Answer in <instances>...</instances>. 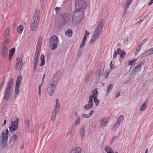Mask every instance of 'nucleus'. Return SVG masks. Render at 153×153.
Segmentation results:
<instances>
[{"mask_svg": "<svg viewBox=\"0 0 153 153\" xmlns=\"http://www.w3.org/2000/svg\"><path fill=\"white\" fill-rule=\"evenodd\" d=\"M59 72H57L54 77L50 81L47 89V93L51 96H52L55 92L56 86L60 78Z\"/></svg>", "mask_w": 153, "mask_h": 153, "instance_id": "nucleus-1", "label": "nucleus"}, {"mask_svg": "<svg viewBox=\"0 0 153 153\" xmlns=\"http://www.w3.org/2000/svg\"><path fill=\"white\" fill-rule=\"evenodd\" d=\"M39 13V10H36L30 25L31 29L33 31H36L37 30L40 20Z\"/></svg>", "mask_w": 153, "mask_h": 153, "instance_id": "nucleus-2", "label": "nucleus"}, {"mask_svg": "<svg viewBox=\"0 0 153 153\" xmlns=\"http://www.w3.org/2000/svg\"><path fill=\"white\" fill-rule=\"evenodd\" d=\"M103 24L102 21H99L96 27L95 28L92 37L90 42L92 43L98 38L101 35L103 28Z\"/></svg>", "mask_w": 153, "mask_h": 153, "instance_id": "nucleus-3", "label": "nucleus"}, {"mask_svg": "<svg viewBox=\"0 0 153 153\" xmlns=\"http://www.w3.org/2000/svg\"><path fill=\"white\" fill-rule=\"evenodd\" d=\"M83 13L82 10H75L72 17V21L74 24L77 23L81 21L82 19Z\"/></svg>", "mask_w": 153, "mask_h": 153, "instance_id": "nucleus-4", "label": "nucleus"}, {"mask_svg": "<svg viewBox=\"0 0 153 153\" xmlns=\"http://www.w3.org/2000/svg\"><path fill=\"white\" fill-rule=\"evenodd\" d=\"M87 6L86 3L82 0H76L75 4V10H82Z\"/></svg>", "mask_w": 153, "mask_h": 153, "instance_id": "nucleus-5", "label": "nucleus"}, {"mask_svg": "<svg viewBox=\"0 0 153 153\" xmlns=\"http://www.w3.org/2000/svg\"><path fill=\"white\" fill-rule=\"evenodd\" d=\"M58 42L57 36L53 35L49 40V45L52 50H54L57 47Z\"/></svg>", "mask_w": 153, "mask_h": 153, "instance_id": "nucleus-6", "label": "nucleus"}, {"mask_svg": "<svg viewBox=\"0 0 153 153\" xmlns=\"http://www.w3.org/2000/svg\"><path fill=\"white\" fill-rule=\"evenodd\" d=\"M19 119L18 118L16 119L14 121H12L11 122V126L9 127L10 132H13L15 131L17 128L19 124Z\"/></svg>", "mask_w": 153, "mask_h": 153, "instance_id": "nucleus-7", "label": "nucleus"}, {"mask_svg": "<svg viewBox=\"0 0 153 153\" xmlns=\"http://www.w3.org/2000/svg\"><path fill=\"white\" fill-rule=\"evenodd\" d=\"M92 94H91V97H93L92 99L94 100V102L95 103L96 106H97L100 102V100L97 98V95L98 94L97 89L95 88L94 90L92 91Z\"/></svg>", "mask_w": 153, "mask_h": 153, "instance_id": "nucleus-8", "label": "nucleus"}, {"mask_svg": "<svg viewBox=\"0 0 153 153\" xmlns=\"http://www.w3.org/2000/svg\"><path fill=\"white\" fill-rule=\"evenodd\" d=\"M21 76H19L17 79L16 82L15 88V93L16 94L18 95L19 91V87L21 84V81L22 79Z\"/></svg>", "mask_w": 153, "mask_h": 153, "instance_id": "nucleus-9", "label": "nucleus"}, {"mask_svg": "<svg viewBox=\"0 0 153 153\" xmlns=\"http://www.w3.org/2000/svg\"><path fill=\"white\" fill-rule=\"evenodd\" d=\"M9 130L8 128L6 129L5 131L1 132V135L0 137V140L8 141Z\"/></svg>", "mask_w": 153, "mask_h": 153, "instance_id": "nucleus-10", "label": "nucleus"}, {"mask_svg": "<svg viewBox=\"0 0 153 153\" xmlns=\"http://www.w3.org/2000/svg\"><path fill=\"white\" fill-rule=\"evenodd\" d=\"M17 61L15 66V68L17 70L19 68L20 70L22 69V58L21 57H18L16 59Z\"/></svg>", "mask_w": 153, "mask_h": 153, "instance_id": "nucleus-11", "label": "nucleus"}, {"mask_svg": "<svg viewBox=\"0 0 153 153\" xmlns=\"http://www.w3.org/2000/svg\"><path fill=\"white\" fill-rule=\"evenodd\" d=\"M8 44V41L7 40L4 42L3 43L1 51L2 53H7L8 51L7 45Z\"/></svg>", "mask_w": 153, "mask_h": 153, "instance_id": "nucleus-12", "label": "nucleus"}, {"mask_svg": "<svg viewBox=\"0 0 153 153\" xmlns=\"http://www.w3.org/2000/svg\"><path fill=\"white\" fill-rule=\"evenodd\" d=\"M109 119L108 118H105L100 120L99 125V127L101 128H103L105 127L108 123Z\"/></svg>", "mask_w": 153, "mask_h": 153, "instance_id": "nucleus-13", "label": "nucleus"}, {"mask_svg": "<svg viewBox=\"0 0 153 153\" xmlns=\"http://www.w3.org/2000/svg\"><path fill=\"white\" fill-rule=\"evenodd\" d=\"M11 94V89L7 88L5 92L4 97V100L7 101L9 100Z\"/></svg>", "mask_w": 153, "mask_h": 153, "instance_id": "nucleus-14", "label": "nucleus"}, {"mask_svg": "<svg viewBox=\"0 0 153 153\" xmlns=\"http://www.w3.org/2000/svg\"><path fill=\"white\" fill-rule=\"evenodd\" d=\"M40 53L35 52V58L34 59V69L36 70L37 68V65L39 59Z\"/></svg>", "mask_w": 153, "mask_h": 153, "instance_id": "nucleus-15", "label": "nucleus"}, {"mask_svg": "<svg viewBox=\"0 0 153 153\" xmlns=\"http://www.w3.org/2000/svg\"><path fill=\"white\" fill-rule=\"evenodd\" d=\"M42 40V37H40L37 42V47L35 52L40 53Z\"/></svg>", "mask_w": 153, "mask_h": 153, "instance_id": "nucleus-16", "label": "nucleus"}, {"mask_svg": "<svg viewBox=\"0 0 153 153\" xmlns=\"http://www.w3.org/2000/svg\"><path fill=\"white\" fill-rule=\"evenodd\" d=\"M62 16L64 22L65 23L68 22L71 18V16L70 15L66 13L62 14Z\"/></svg>", "mask_w": 153, "mask_h": 153, "instance_id": "nucleus-17", "label": "nucleus"}, {"mask_svg": "<svg viewBox=\"0 0 153 153\" xmlns=\"http://www.w3.org/2000/svg\"><path fill=\"white\" fill-rule=\"evenodd\" d=\"M55 106L53 111L58 113L59 111L61 108L60 104L59 102V100L58 99H56L55 100Z\"/></svg>", "mask_w": 153, "mask_h": 153, "instance_id": "nucleus-18", "label": "nucleus"}, {"mask_svg": "<svg viewBox=\"0 0 153 153\" xmlns=\"http://www.w3.org/2000/svg\"><path fill=\"white\" fill-rule=\"evenodd\" d=\"M81 152L82 149L81 148L77 147L72 149L70 151L69 153H81Z\"/></svg>", "mask_w": 153, "mask_h": 153, "instance_id": "nucleus-19", "label": "nucleus"}, {"mask_svg": "<svg viewBox=\"0 0 153 153\" xmlns=\"http://www.w3.org/2000/svg\"><path fill=\"white\" fill-rule=\"evenodd\" d=\"M117 51L118 54H120V57L121 58L123 59L125 57L126 53L124 51L118 48Z\"/></svg>", "mask_w": 153, "mask_h": 153, "instance_id": "nucleus-20", "label": "nucleus"}, {"mask_svg": "<svg viewBox=\"0 0 153 153\" xmlns=\"http://www.w3.org/2000/svg\"><path fill=\"white\" fill-rule=\"evenodd\" d=\"M143 64V62H141L140 63L137 65L135 67L133 70L132 71H134L135 72H138L140 71L141 67L142 66Z\"/></svg>", "mask_w": 153, "mask_h": 153, "instance_id": "nucleus-21", "label": "nucleus"}, {"mask_svg": "<svg viewBox=\"0 0 153 153\" xmlns=\"http://www.w3.org/2000/svg\"><path fill=\"white\" fill-rule=\"evenodd\" d=\"M153 54V47L150 48L142 54L143 56L150 55Z\"/></svg>", "mask_w": 153, "mask_h": 153, "instance_id": "nucleus-22", "label": "nucleus"}, {"mask_svg": "<svg viewBox=\"0 0 153 153\" xmlns=\"http://www.w3.org/2000/svg\"><path fill=\"white\" fill-rule=\"evenodd\" d=\"M93 112V110H91L88 114H83L81 116L83 118H88L90 117L92 115Z\"/></svg>", "mask_w": 153, "mask_h": 153, "instance_id": "nucleus-23", "label": "nucleus"}, {"mask_svg": "<svg viewBox=\"0 0 153 153\" xmlns=\"http://www.w3.org/2000/svg\"><path fill=\"white\" fill-rule=\"evenodd\" d=\"M84 130V127L83 126L81 128L80 130V134L81 137V139L82 140H83L84 138V136L85 134V131Z\"/></svg>", "mask_w": 153, "mask_h": 153, "instance_id": "nucleus-24", "label": "nucleus"}, {"mask_svg": "<svg viewBox=\"0 0 153 153\" xmlns=\"http://www.w3.org/2000/svg\"><path fill=\"white\" fill-rule=\"evenodd\" d=\"M104 151L105 153H114L112 149L108 146H105Z\"/></svg>", "mask_w": 153, "mask_h": 153, "instance_id": "nucleus-25", "label": "nucleus"}, {"mask_svg": "<svg viewBox=\"0 0 153 153\" xmlns=\"http://www.w3.org/2000/svg\"><path fill=\"white\" fill-rule=\"evenodd\" d=\"M18 137L16 135H14L11 137L9 140L10 143H12V145L15 143V141L17 139Z\"/></svg>", "mask_w": 153, "mask_h": 153, "instance_id": "nucleus-26", "label": "nucleus"}, {"mask_svg": "<svg viewBox=\"0 0 153 153\" xmlns=\"http://www.w3.org/2000/svg\"><path fill=\"white\" fill-rule=\"evenodd\" d=\"M8 141L0 140V145L1 147L5 148L7 144Z\"/></svg>", "mask_w": 153, "mask_h": 153, "instance_id": "nucleus-27", "label": "nucleus"}, {"mask_svg": "<svg viewBox=\"0 0 153 153\" xmlns=\"http://www.w3.org/2000/svg\"><path fill=\"white\" fill-rule=\"evenodd\" d=\"M80 122V117H78L76 120L74 124L73 125V127H75L79 125Z\"/></svg>", "mask_w": 153, "mask_h": 153, "instance_id": "nucleus-28", "label": "nucleus"}, {"mask_svg": "<svg viewBox=\"0 0 153 153\" xmlns=\"http://www.w3.org/2000/svg\"><path fill=\"white\" fill-rule=\"evenodd\" d=\"M93 97H91V95H90L89 97V101L88 103V104L91 107H92V108L94 106V103H93V100L92 99Z\"/></svg>", "mask_w": 153, "mask_h": 153, "instance_id": "nucleus-29", "label": "nucleus"}, {"mask_svg": "<svg viewBox=\"0 0 153 153\" xmlns=\"http://www.w3.org/2000/svg\"><path fill=\"white\" fill-rule=\"evenodd\" d=\"M148 102V100H146L144 102V103H143L140 108V110L141 111H143L146 108L147 106V104Z\"/></svg>", "mask_w": 153, "mask_h": 153, "instance_id": "nucleus-30", "label": "nucleus"}, {"mask_svg": "<svg viewBox=\"0 0 153 153\" xmlns=\"http://www.w3.org/2000/svg\"><path fill=\"white\" fill-rule=\"evenodd\" d=\"M41 60V63L40 64L39 66H42L44 65L45 64V56L43 55H41L40 57Z\"/></svg>", "mask_w": 153, "mask_h": 153, "instance_id": "nucleus-31", "label": "nucleus"}, {"mask_svg": "<svg viewBox=\"0 0 153 153\" xmlns=\"http://www.w3.org/2000/svg\"><path fill=\"white\" fill-rule=\"evenodd\" d=\"M65 34L67 36L71 37L72 36L73 34L72 30L71 29H68V30L67 31H65Z\"/></svg>", "mask_w": 153, "mask_h": 153, "instance_id": "nucleus-32", "label": "nucleus"}, {"mask_svg": "<svg viewBox=\"0 0 153 153\" xmlns=\"http://www.w3.org/2000/svg\"><path fill=\"white\" fill-rule=\"evenodd\" d=\"M113 85L112 84H109L108 86L107 89V90L106 94H109L112 90L113 88Z\"/></svg>", "mask_w": 153, "mask_h": 153, "instance_id": "nucleus-33", "label": "nucleus"}, {"mask_svg": "<svg viewBox=\"0 0 153 153\" xmlns=\"http://www.w3.org/2000/svg\"><path fill=\"white\" fill-rule=\"evenodd\" d=\"M24 27L22 25H19L17 28V31L18 33L20 34L23 31Z\"/></svg>", "mask_w": 153, "mask_h": 153, "instance_id": "nucleus-34", "label": "nucleus"}, {"mask_svg": "<svg viewBox=\"0 0 153 153\" xmlns=\"http://www.w3.org/2000/svg\"><path fill=\"white\" fill-rule=\"evenodd\" d=\"M57 113V112L53 111L51 117V120L52 121H54L55 120L56 116V113Z\"/></svg>", "mask_w": 153, "mask_h": 153, "instance_id": "nucleus-35", "label": "nucleus"}, {"mask_svg": "<svg viewBox=\"0 0 153 153\" xmlns=\"http://www.w3.org/2000/svg\"><path fill=\"white\" fill-rule=\"evenodd\" d=\"M132 0H127L126 1V3L125 4L124 8L127 9L131 3L132 2Z\"/></svg>", "mask_w": 153, "mask_h": 153, "instance_id": "nucleus-36", "label": "nucleus"}, {"mask_svg": "<svg viewBox=\"0 0 153 153\" xmlns=\"http://www.w3.org/2000/svg\"><path fill=\"white\" fill-rule=\"evenodd\" d=\"M86 38L87 37H86V36H84L82 39V42L80 45V48L83 47V46L85 45L86 40Z\"/></svg>", "mask_w": 153, "mask_h": 153, "instance_id": "nucleus-37", "label": "nucleus"}, {"mask_svg": "<svg viewBox=\"0 0 153 153\" xmlns=\"http://www.w3.org/2000/svg\"><path fill=\"white\" fill-rule=\"evenodd\" d=\"M143 44L141 43L139 44L135 53V55H137L139 53V51L140 50L142 45Z\"/></svg>", "mask_w": 153, "mask_h": 153, "instance_id": "nucleus-38", "label": "nucleus"}, {"mask_svg": "<svg viewBox=\"0 0 153 153\" xmlns=\"http://www.w3.org/2000/svg\"><path fill=\"white\" fill-rule=\"evenodd\" d=\"M13 79H10L8 82V84L7 88L11 89V87L12 85V83L13 82Z\"/></svg>", "mask_w": 153, "mask_h": 153, "instance_id": "nucleus-39", "label": "nucleus"}, {"mask_svg": "<svg viewBox=\"0 0 153 153\" xmlns=\"http://www.w3.org/2000/svg\"><path fill=\"white\" fill-rule=\"evenodd\" d=\"M91 74H88L86 75L85 78V82L87 83L88 82L90 79Z\"/></svg>", "mask_w": 153, "mask_h": 153, "instance_id": "nucleus-40", "label": "nucleus"}, {"mask_svg": "<svg viewBox=\"0 0 153 153\" xmlns=\"http://www.w3.org/2000/svg\"><path fill=\"white\" fill-rule=\"evenodd\" d=\"M10 33V30L9 28H7L5 30V36L7 38L9 37Z\"/></svg>", "mask_w": 153, "mask_h": 153, "instance_id": "nucleus-41", "label": "nucleus"}, {"mask_svg": "<svg viewBox=\"0 0 153 153\" xmlns=\"http://www.w3.org/2000/svg\"><path fill=\"white\" fill-rule=\"evenodd\" d=\"M137 60V59H134L130 61L128 63V65H131L134 64Z\"/></svg>", "mask_w": 153, "mask_h": 153, "instance_id": "nucleus-42", "label": "nucleus"}, {"mask_svg": "<svg viewBox=\"0 0 153 153\" xmlns=\"http://www.w3.org/2000/svg\"><path fill=\"white\" fill-rule=\"evenodd\" d=\"M15 49L13 48L10 51V53L9 56H10V57H12L15 52Z\"/></svg>", "mask_w": 153, "mask_h": 153, "instance_id": "nucleus-43", "label": "nucleus"}, {"mask_svg": "<svg viewBox=\"0 0 153 153\" xmlns=\"http://www.w3.org/2000/svg\"><path fill=\"white\" fill-rule=\"evenodd\" d=\"M113 61H111L110 63V71H111L114 68V64H112Z\"/></svg>", "mask_w": 153, "mask_h": 153, "instance_id": "nucleus-44", "label": "nucleus"}, {"mask_svg": "<svg viewBox=\"0 0 153 153\" xmlns=\"http://www.w3.org/2000/svg\"><path fill=\"white\" fill-rule=\"evenodd\" d=\"M124 119V116L123 115H120L117 120V121L120 123L121 122H122Z\"/></svg>", "mask_w": 153, "mask_h": 153, "instance_id": "nucleus-45", "label": "nucleus"}, {"mask_svg": "<svg viewBox=\"0 0 153 153\" xmlns=\"http://www.w3.org/2000/svg\"><path fill=\"white\" fill-rule=\"evenodd\" d=\"M30 123V121L28 120H26L25 122V126L27 128H29L30 127V125H29Z\"/></svg>", "mask_w": 153, "mask_h": 153, "instance_id": "nucleus-46", "label": "nucleus"}, {"mask_svg": "<svg viewBox=\"0 0 153 153\" xmlns=\"http://www.w3.org/2000/svg\"><path fill=\"white\" fill-rule=\"evenodd\" d=\"M84 108L86 110H89L92 108V107H91L90 106L88 105V104L86 105L84 107Z\"/></svg>", "mask_w": 153, "mask_h": 153, "instance_id": "nucleus-47", "label": "nucleus"}, {"mask_svg": "<svg viewBox=\"0 0 153 153\" xmlns=\"http://www.w3.org/2000/svg\"><path fill=\"white\" fill-rule=\"evenodd\" d=\"M4 82H5V79L3 78L1 82V84L0 85V87H1V88H2L4 84Z\"/></svg>", "mask_w": 153, "mask_h": 153, "instance_id": "nucleus-48", "label": "nucleus"}, {"mask_svg": "<svg viewBox=\"0 0 153 153\" xmlns=\"http://www.w3.org/2000/svg\"><path fill=\"white\" fill-rule=\"evenodd\" d=\"M82 49H79L77 52V56H80L82 53Z\"/></svg>", "mask_w": 153, "mask_h": 153, "instance_id": "nucleus-49", "label": "nucleus"}, {"mask_svg": "<svg viewBox=\"0 0 153 153\" xmlns=\"http://www.w3.org/2000/svg\"><path fill=\"white\" fill-rule=\"evenodd\" d=\"M118 53L117 51H115L114 52L113 55V58L114 59H115L117 56V54Z\"/></svg>", "mask_w": 153, "mask_h": 153, "instance_id": "nucleus-50", "label": "nucleus"}, {"mask_svg": "<svg viewBox=\"0 0 153 153\" xmlns=\"http://www.w3.org/2000/svg\"><path fill=\"white\" fill-rule=\"evenodd\" d=\"M120 125V123L117 121L114 127H119Z\"/></svg>", "mask_w": 153, "mask_h": 153, "instance_id": "nucleus-51", "label": "nucleus"}, {"mask_svg": "<svg viewBox=\"0 0 153 153\" xmlns=\"http://www.w3.org/2000/svg\"><path fill=\"white\" fill-rule=\"evenodd\" d=\"M120 94V92L119 91H117L116 93V94L115 97V98H116L118 97Z\"/></svg>", "mask_w": 153, "mask_h": 153, "instance_id": "nucleus-52", "label": "nucleus"}, {"mask_svg": "<svg viewBox=\"0 0 153 153\" xmlns=\"http://www.w3.org/2000/svg\"><path fill=\"white\" fill-rule=\"evenodd\" d=\"M103 71V68H100V73L98 75V76H99V75H100V74L102 73Z\"/></svg>", "mask_w": 153, "mask_h": 153, "instance_id": "nucleus-53", "label": "nucleus"}, {"mask_svg": "<svg viewBox=\"0 0 153 153\" xmlns=\"http://www.w3.org/2000/svg\"><path fill=\"white\" fill-rule=\"evenodd\" d=\"M89 33L88 32L87 30H86L85 33V35L84 36H87L88 35H89Z\"/></svg>", "mask_w": 153, "mask_h": 153, "instance_id": "nucleus-54", "label": "nucleus"}, {"mask_svg": "<svg viewBox=\"0 0 153 153\" xmlns=\"http://www.w3.org/2000/svg\"><path fill=\"white\" fill-rule=\"evenodd\" d=\"M60 9L59 7H57L56 8L55 11L56 12V13H57L59 12Z\"/></svg>", "mask_w": 153, "mask_h": 153, "instance_id": "nucleus-55", "label": "nucleus"}, {"mask_svg": "<svg viewBox=\"0 0 153 153\" xmlns=\"http://www.w3.org/2000/svg\"><path fill=\"white\" fill-rule=\"evenodd\" d=\"M153 3V0H150V1L148 3V5H151Z\"/></svg>", "mask_w": 153, "mask_h": 153, "instance_id": "nucleus-56", "label": "nucleus"}, {"mask_svg": "<svg viewBox=\"0 0 153 153\" xmlns=\"http://www.w3.org/2000/svg\"><path fill=\"white\" fill-rule=\"evenodd\" d=\"M47 0H40L41 3L42 4H44L45 3Z\"/></svg>", "mask_w": 153, "mask_h": 153, "instance_id": "nucleus-57", "label": "nucleus"}, {"mask_svg": "<svg viewBox=\"0 0 153 153\" xmlns=\"http://www.w3.org/2000/svg\"><path fill=\"white\" fill-rule=\"evenodd\" d=\"M42 83H43V82H42V83H41V84L39 86V87H38L39 90H41V88L42 86Z\"/></svg>", "mask_w": 153, "mask_h": 153, "instance_id": "nucleus-58", "label": "nucleus"}, {"mask_svg": "<svg viewBox=\"0 0 153 153\" xmlns=\"http://www.w3.org/2000/svg\"><path fill=\"white\" fill-rule=\"evenodd\" d=\"M143 21V20L142 19H141L139 21H138L137 22V23L138 24H140Z\"/></svg>", "mask_w": 153, "mask_h": 153, "instance_id": "nucleus-59", "label": "nucleus"}, {"mask_svg": "<svg viewBox=\"0 0 153 153\" xmlns=\"http://www.w3.org/2000/svg\"><path fill=\"white\" fill-rule=\"evenodd\" d=\"M6 120H4V123L2 125V126H4L5 124H6Z\"/></svg>", "mask_w": 153, "mask_h": 153, "instance_id": "nucleus-60", "label": "nucleus"}, {"mask_svg": "<svg viewBox=\"0 0 153 153\" xmlns=\"http://www.w3.org/2000/svg\"><path fill=\"white\" fill-rule=\"evenodd\" d=\"M38 94H39V97H40L41 96V90H39Z\"/></svg>", "mask_w": 153, "mask_h": 153, "instance_id": "nucleus-61", "label": "nucleus"}, {"mask_svg": "<svg viewBox=\"0 0 153 153\" xmlns=\"http://www.w3.org/2000/svg\"><path fill=\"white\" fill-rule=\"evenodd\" d=\"M45 74H44L43 75V77H42V82H43V80L44 79V78H45Z\"/></svg>", "mask_w": 153, "mask_h": 153, "instance_id": "nucleus-62", "label": "nucleus"}, {"mask_svg": "<svg viewBox=\"0 0 153 153\" xmlns=\"http://www.w3.org/2000/svg\"><path fill=\"white\" fill-rule=\"evenodd\" d=\"M71 131H69V132H68V133H67V135H71Z\"/></svg>", "mask_w": 153, "mask_h": 153, "instance_id": "nucleus-63", "label": "nucleus"}, {"mask_svg": "<svg viewBox=\"0 0 153 153\" xmlns=\"http://www.w3.org/2000/svg\"><path fill=\"white\" fill-rule=\"evenodd\" d=\"M148 152V149H146L145 153H147Z\"/></svg>", "mask_w": 153, "mask_h": 153, "instance_id": "nucleus-64", "label": "nucleus"}]
</instances>
